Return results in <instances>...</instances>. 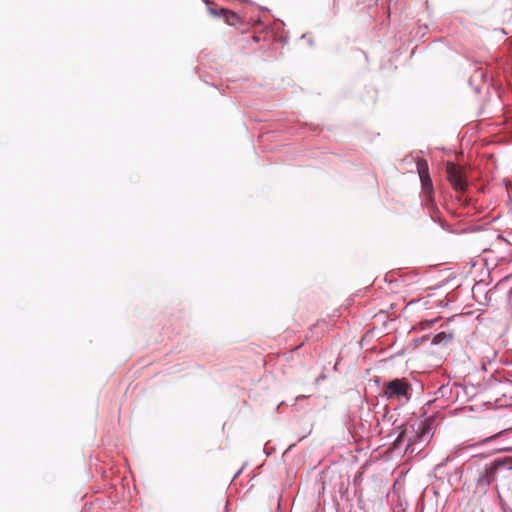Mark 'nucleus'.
I'll list each match as a JSON object with an SVG mask.
<instances>
[{
    "label": "nucleus",
    "mask_w": 512,
    "mask_h": 512,
    "mask_svg": "<svg viewBox=\"0 0 512 512\" xmlns=\"http://www.w3.org/2000/svg\"><path fill=\"white\" fill-rule=\"evenodd\" d=\"M411 444H412V441H411V440H409V442H408V444H407V449L409 448V446H411Z\"/></svg>",
    "instance_id": "nucleus-10"
},
{
    "label": "nucleus",
    "mask_w": 512,
    "mask_h": 512,
    "mask_svg": "<svg viewBox=\"0 0 512 512\" xmlns=\"http://www.w3.org/2000/svg\"><path fill=\"white\" fill-rule=\"evenodd\" d=\"M416 166L423 188L431 190L432 180L429 175V167L427 161L425 159H418Z\"/></svg>",
    "instance_id": "nucleus-4"
},
{
    "label": "nucleus",
    "mask_w": 512,
    "mask_h": 512,
    "mask_svg": "<svg viewBox=\"0 0 512 512\" xmlns=\"http://www.w3.org/2000/svg\"><path fill=\"white\" fill-rule=\"evenodd\" d=\"M211 12L215 15L221 16L224 21L231 26H236L238 23H240V17L233 11L220 9L219 12L216 10H211Z\"/></svg>",
    "instance_id": "nucleus-5"
},
{
    "label": "nucleus",
    "mask_w": 512,
    "mask_h": 512,
    "mask_svg": "<svg viewBox=\"0 0 512 512\" xmlns=\"http://www.w3.org/2000/svg\"><path fill=\"white\" fill-rule=\"evenodd\" d=\"M447 179L451 186L459 192H464L467 188V180L464 170L453 162L446 163Z\"/></svg>",
    "instance_id": "nucleus-2"
},
{
    "label": "nucleus",
    "mask_w": 512,
    "mask_h": 512,
    "mask_svg": "<svg viewBox=\"0 0 512 512\" xmlns=\"http://www.w3.org/2000/svg\"><path fill=\"white\" fill-rule=\"evenodd\" d=\"M451 339H452L451 334H446L445 332H440L433 337L432 343L433 344L446 343V342L450 341Z\"/></svg>",
    "instance_id": "nucleus-6"
},
{
    "label": "nucleus",
    "mask_w": 512,
    "mask_h": 512,
    "mask_svg": "<svg viewBox=\"0 0 512 512\" xmlns=\"http://www.w3.org/2000/svg\"><path fill=\"white\" fill-rule=\"evenodd\" d=\"M412 387L404 378L394 379L383 385V395L388 400H397L406 403L411 397Z\"/></svg>",
    "instance_id": "nucleus-1"
},
{
    "label": "nucleus",
    "mask_w": 512,
    "mask_h": 512,
    "mask_svg": "<svg viewBox=\"0 0 512 512\" xmlns=\"http://www.w3.org/2000/svg\"><path fill=\"white\" fill-rule=\"evenodd\" d=\"M504 432H505V431L499 432L498 434L493 435V436H491V437H489V438L485 439L484 441H485V442H487V441H489V440H491V439H494V438L498 437L499 435H501V434H502V433H504Z\"/></svg>",
    "instance_id": "nucleus-9"
},
{
    "label": "nucleus",
    "mask_w": 512,
    "mask_h": 512,
    "mask_svg": "<svg viewBox=\"0 0 512 512\" xmlns=\"http://www.w3.org/2000/svg\"><path fill=\"white\" fill-rule=\"evenodd\" d=\"M501 466H507L512 469V457L507 458L504 461H495L488 468H486L482 480L487 484H491L495 480V474Z\"/></svg>",
    "instance_id": "nucleus-3"
},
{
    "label": "nucleus",
    "mask_w": 512,
    "mask_h": 512,
    "mask_svg": "<svg viewBox=\"0 0 512 512\" xmlns=\"http://www.w3.org/2000/svg\"><path fill=\"white\" fill-rule=\"evenodd\" d=\"M429 432H430V425L428 423L420 424L418 430L416 431V433L418 434L417 435L418 438L424 437Z\"/></svg>",
    "instance_id": "nucleus-7"
},
{
    "label": "nucleus",
    "mask_w": 512,
    "mask_h": 512,
    "mask_svg": "<svg viewBox=\"0 0 512 512\" xmlns=\"http://www.w3.org/2000/svg\"><path fill=\"white\" fill-rule=\"evenodd\" d=\"M405 434H406V432H405V431H402V432L398 435V437H397V438L395 439V441H394V447H396V448H397V447H399V446H400L401 442H402V441L404 440V438H405Z\"/></svg>",
    "instance_id": "nucleus-8"
}]
</instances>
